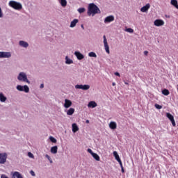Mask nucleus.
Instances as JSON below:
<instances>
[{
    "label": "nucleus",
    "instance_id": "8",
    "mask_svg": "<svg viewBox=\"0 0 178 178\" xmlns=\"http://www.w3.org/2000/svg\"><path fill=\"white\" fill-rule=\"evenodd\" d=\"M150 8H151V4L148 3L140 8V12H142V13H147V12L149 10Z\"/></svg>",
    "mask_w": 178,
    "mask_h": 178
},
{
    "label": "nucleus",
    "instance_id": "38",
    "mask_svg": "<svg viewBox=\"0 0 178 178\" xmlns=\"http://www.w3.org/2000/svg\"><path fill=\"white\" fill-rule=\"evenodd\" d=\"M88 152H89V154H91V155H92V154H94L91 149H88Z\"/></svg>",
    "mask_w": 178,
    "mask_h": 178
},
{
    "label": "nucleus",
    "instance_id": "44",
    "mask_svg": "<svg viewBox=\"0 0 178 178\" xmlns=\"http://www.w3.org/2000/svg\"><path fill=\"white\" fill-rule=\"evenodd\" d=\"M144 55H145V56H147L148 55V51H145Z\"/></svg>",
    "mask_w": 178,
    "mask_h": 178
},
{
    "label": "nucleus",
    "instance_id": "36",
    "mask_svg": "<svg viewBox=\"0 0 178 178\" xmlns=\"http://www.w3.org/2000/svg\"><path fill=\"white\" fill-rule=\"evenodd\" d=\"M28 156H29V158H32V159H33V158H34V154H33V153H31V152H28Z\"/></svg>",
    "mask_w": 178,
    "mask_h": 178
},
{
    "label": "nucleus",
    "instance_id": "3",
    "mask_svg": "<svg viewBox=\"0 0 178 178\" xmlns=\"http://www.w3.org/2000/svg\"><path fill=\"white\" fill-rule=\"evenodd\" d=\"M8 5L15 10H22L23 9V5H22L20 2L16 1H10Z\"/></svg>",
    "mask_w": 178,
    "mask_h": 178
},
{
    "label": "nucleus",
    "instance_id": "48",
    "mask_svg": "<svg viewBox=\"0 0 178 178\" xmlns=\"http://www.w3.org/2000/svg\"><path fill=\"white\" fill-rule=\"evenodd\" d=\"M112 86H116V83H115V82H113V83H112Z\"/></svg>",
    "mask_w": 178,
    "mask_h": 178
},
{
    "label": "nucleus",
    "instance_id": "25",
    "mask_svg": "<svg viewBox=\"0 0 178 178\" xmlns=\"http://www.w3.org/2000/svg\"><path fill=\"white\" fill-rule=\"evenodd\" d=\"M0 101L1 102H5L6 101V97L3 95V93H0Z\"/></svg>",
    "mask_w": 178,
    "mask_h": 178
},
{
    "label": "nucleus",
    "instance_id": "9",
    "mask_svg": "<svg viewBox=\"0 0 178 178\" xmlns=\"http://www.w3.org/2000/svg\"><path fill=\"white\" fill-rule=\"evenodd\" d=\"M154 24L156 27H161L165 24V22L162 19H156L154 22Z\"/></svg>",
    "mask_w": 178,
    "mask_h": 178
},
{
    "label": "nucleus",
    "instance_id": "49",
    "mask_svg": "<svg viewBox=\"0 0 178 178\" xmlns=\"http://www.w3.org/2000/svg\"><path fill=\"white\" fill-rule=\"evenodd\" d=\"M86 123H90V120H87Z\"/></svg>",
    "mask_w": 178,
    "mask_h": 178
},
{
    "label": "nucleus",
    "instance_id": "47",
    "mask_svg": "<svg viewBox=\"0 0 178 178\" xmlns=\"http://www.w3.org/2000/svg\"><path fill=\"white\" fill-rule=\"evenodd\" d=\"M81 29H83V30H84V25L81 24Z\"/></svg>",
    "mask_w": 178,
    "mask_h": 178
},
{
    "label": "nucleus",
    "instance_id": "43",
    "mask_svg": "<svg viewBox=\"0 0 178 178\" xmlns=\"http://www.w3.org/2000/svg\"><path fill=\"white\" fill-rule=\"evenodd\" d=\"M121 172L122 173H124V168H123V166L121 167Z\"/></svg>",
    "mask_w": 178,
    "mask_h": 178
},
{
    "label": "nucleus",
    "instance_id": "28",
    "mask_svg": "<svg viewBox=\"0 0 178 178\" xmlns=\"http://www.w3.org/2000/svg\"><path fill=\"white\" fill-rule=\"evenodd\" d=\"M92 156L94 158V159H95L96 161H99V156L98 154H97V153H93L92 154Z\"/></svg>",
    "mask_w": 178,
    "mask_h": 178
},
{
    "label": "nucleus",
    "instance_id": "17",
    "mask_svg": "<svg viewBox=\"0 0 178 178\" xmlns=\"http://www.w3.org/2000/svg\"><path fill=\"white\" fill-rule=\"evenodd\" d=\"M77 23H79V19H74L73 21L71 22L70 27L71 29L76 27V25L77 24Z\"/></svg>",
    "mask_w": 178,
    "mask_h": 178
},
{
    "label": "nucleus",
    "instance_id": "34",
    "mask_svg": "<svg viewBox=\"0 0 178 178\" xmlns=\"http://www.w3.org/2000/svg\"><path fill=\"white\" fill-rule=\"evenodd\" d=\"M49 140L51 141V143H56V139L52 136H50Z\"/></svg>",
    "mask_w": 178,
    "mask_h": 178
},
{
    "label": "nucleus",
    "instance_id": "46",
    "mask_svg": "<svg viewBox=\"0 0 178 178\" xmlns=\"http://www.w3.org/2000/svg\"><path fill=\"white\" fill-rule=\"evenodd\" d=\"M124 84H126L127 86H129V82L124 81Z\"/></svg>",
    "mask_w": 178,
    "mask_h": 178
},
{
    "label": "nucleus",
    "instance_id": "45",
    "mask_svg": "<svg viewBox=\"0 0 178 178\" xmlns=\"http://www.w3.org/2000/svg\"><path fill=\"white\" fill-rule=\"evenodd\" d=\"M19 91H24V92H29V90H20Z\"/></svg>",
    "mask_w": 178,
    "mask_h": 178
},
{
    "label": "nucleus",
    "instance_id": "18",
    "mask_svg": "<svg viewBox=\"0 0 178 178\" xmlns=\"http://www.w3.org/2000/svg\"><path fill=\"white\" fill-rule=\"evenodd\" d=\"M109 127L111 129V130H115L116 129V127H118V125L116 124V122H111L109 124Z\"/></svg>",
    "mask_w": 178,
    "mask_h": 178
},
{
    "label": "nucleus",
    "instance_id": "10",
    "mask_svg": "<svg viewBox=\"0 0 178 178\" xmlns=\"http://www.w3.org/2000/svg\"><path fill=\"white\" fill-rule=\"evenodd\" d=\"M19 47H21V48H25V49H27L29 48V42L24 41V40H19Z\"/></svg>",
    "mask_w": 178,
    "mask_h": 178
},
{
    "label": "nucleus",
    "instance_id": "27",
    "mask_svg": "<svg viewBox=\"0 0 178 178\" xmlns=\"http://www.w3.org/2000/svg\"><path fill=\"white\" fill-rule=\"evenodd\" d=\"M113 155H114L116 161H120V157H119V154H118V152L114 151L113 152Z\"/></svg>",
    "mask_w": 178,
    "mask_h": 178
},
{
    "label": "nucleus",
    "instance_id": "12",
    "mask_svg": "<svg viewBox=\"0 0 178 178\" xmlns=\"http://www.w3.org/2000/svg\"><path fill=\"white\" fill-rule=\"evenodd\" d=\"M74 55H75L78 60H82V59H84V55H83L80 51H75Z\"/></svg>",
    "mask_w": 178,
    "mask_h": 178
},
{
    "label": "nucleus",
    "instance_id": "11",
    "mask_svg": "<svg viewBox=\"0 0 178 178\" xmlns=\"http://www.w3.org/2000/svg\"><path fill=\"white\" fill-rule=\"evenodd\" d=\"M65 65H73L74 61L69 56H65Z\"/></svg>",
    "mask_w": 178,
    "mask_h": 178
},
{
    "label": "nucleus",
    "instance_id": "5",
    "mask_svg": "<svg viewBox=\"0 0 178 178\" xmlns=\"http://www.w3.org/2000/svg\"><path fill=\"white\" fill-rule=\"evenodd\" d=\"M103 42L104 45V49L106 52L109 55L111 54V51L109 50V44H108V40H106V36L104 35L103 36Z\"/></svg>",
    "mask_w": 178,
    "mask_h": 178
},
{
    "label": "nucleus",
    "instance_id": "29",
    "mask_svg": "<svg viewBox=\"0 0 178 178\" xmlns=\"http://www.w3.org/2000/svg\"><path fill=\"white\" fill-rule=\"evenodd\" d=\"M13 176H15V177L17 178H23L21 174L19 173V172H15L13 174Z\"/></svg>",
    "mask_w": 178,
    "mask_h": 178
},
{
    "label": "nucleus",
    "instance_id": "4",
    "mask_svg": "<svg viewBox=\"0 0 178 178\" xmlns=\"http://www.w3.org/2000/svg\"><path fill=\"white\" fill-rule=\"evenodd\" d=\"M12 58V53L10 51H0V58Z\"/></svg>",
    "mask_w": 178,
    "mask_h": 178
},
{
    "label": "nucleus",
    "instance_id": "20",
    "mask_svg": "<svg viewBox=\"0 0 178 178\" xmlns=\"http://www.w3.org/2000/svg\"><path fill=\"white\" fill-rule=\"evenodd\" d=\"M97 106V102L94 101H91L88 104V108H96Z\"/></svg>",
    "mask_w": 178,
    "mask_h": 178
},
{
    "label": "nucleus",
    "instance_id": "31",
    "mask_svg": "<svg viewBox=\"0 0 178 178\" xmlns=\"http://www.w3.org/2000/svg\"><path fill=\"white\" fill-rule=\"evenodd\" d=\"M162 94L163 95H169V94H170V92H169V90H163Z\"/></svg>",
    "mask_w": 178,
    "mask_h": 178
},
{
    "label": "nucleus",
    "instance_id": "40",
    "mask_svg": "<svg viewBox=\"0 0 178 178\" xmlns=\"http://www.w3.org/2000/svg\"><path fill=\"white\" fill-rule=\"evenodd\" d=\"M118 162H119L120 167L122 168V166H123V163H122V160H118Z\"/></svg>",
    "mask_w": 178,
    "mask_h": 178
},
{
    "label": "nucleus",
    "instance_id": "13",
    "mask_svg": "<svg viewBox=\"0 0 178 178\" xmlns=\"http://www.w3.org/2000/svg\"><path fill=\"white\" fill-rule=\"evenodd\" d=\"M113 20H115V17L113 15H110L104 19V23L106 24L108 23L113 22Z\"/></svg>",
    "mask_w": 178,
    "mask_h": 178
},
{
    "label": "nucleus",
    "instance_id": "30",
    "mask_svg": "<svg viewBox=\"0 0 178 178\" xmlns=\"http://www.w3.org/2000/svg\"><path fill=\"white\" fill-rule=\"evenodd\" d=\"M77 12H79L80 14L84 13V12H86V8H78Z\"/></svg>",
    "mask_w": 178,
    "mask_h": 178
},
{
    "label": "nucleus",
    "instance_id": "7",
    "mask_svg": "<svg viewBox=\"0 0 178 178\" xmlns=\"http://www.w3.org/2000/svg\"><path fill=\"white\" fill-rule=\"evenodd\" d=\"M166 117L168 118V119H169V120H170L172 126H176V122L175 121V117H173V115L172 114H170V113H166Z\"/></svg>",
    "mask_w": 178,
    "mask_h": 178
},
{
    "label": "nucleus",
    "instance_id": "14",
    "mask_svg": "<svg viewBox=\"0 0 178 178\" xmlns=\"http://www.w3.org/2000/svg\"><path fill=\"white\" fill-rule=\"evenodd\" d=\"M72 101H70L67 99H65L64 108L67 109V108H70V106H72Z\"/></svg>",
    "mask_w": 178,
    "mask_h": 178
},
{
    "label": "nucleus",
    "instance_id": "23",
    "mask_svg": "<svg viewBox=\"0 0 178 178\" xmlns=\"http://www.w3.org/2000/svg\"><path fill=\"white\" fill-rule=\"evenodd\" d=\"M73 113H74V108H70L67 111V115H68V116H72V115H73Z\"/></svg>",
    "mask_w": 178,
    "mask_h": 178
},
{
    "label": "nucleus",
    "instance_id": "6",
    "mask_svg": "<svg viewBox=\"0 0 178 178\" xmlns=\"http://www.w3.org/2000/svg\"><path fill=\"white\" fill-rule=\"evenodd\" d=\"M76 90H90L91 86L90 85H76Z\"/></svg>",
    "mask_w": 178,
    "mask_h": 178
},
{
    "label": "nucleus",
    "instance_id": "26",
    "mask_svg": "<svg viewBox=\"0 0 178 178\" xmlns=\"http://www.w3.org/2000/svg\"><path fill=\"white\" fill-rule=\"evenodd\" d=\"M88 56H90V58H97V54H95V52L91 51L88 54Z\"/></svg>",
    "mask_w": 178,
    "mask_h": 178
},
{
    "label": "nucleus",
    "instance_id": "39",
    "mask_svg": "<svg viewBox=\"0 0 178 178\" xmlns=\"http://www.w3.org/2000/svg\"><path fill=\"white\" fill-rule=\"evenodd\" d=\"M30 174L31 175V176H35V172H34V171L31 170Z\"/></svg>",
    "mask_w": 178,
    "mask_h": 178
},
{
    "label": "nucleus",
    "instance_id": "16",
    "mask_svg": "<svg viewBox=\"0 0 178 178\" xmlns=\"http://www.w3.org/2000/svg\"><path fill=\"white\" fill-rule=\"evenodd\" d=\"M62 8L67 6V0H57Z\"/></svg>",
    "mask_w": 178,
    "mask_h": 178
},
{
    "label": "nucleus",
    "instance_id": "33",
    "mask_svg": "<svg viewBox=\"0 0 178 178\" xmlns=\"http://www.w3.org/2000/svg\"><path fill=\"white\" fill-rule=\"evenodd\" d=\"M45 157L48 159V161H49L50 163H53L52 159H51V156H49V155L46 154V155H45Z\"/></svg>",
    "mask_w": 178,
    "mask_h": 178
},
{
    "label": "nucleus",
    "instance_id": "41",
    "mask_svg": "<svg viewBox=\"0 0 178 178\" xmlns=\"http://www.w3.org/2000/svg\"><path fill=\"white\" fill-rule=\"evenodd\" d=\"M40 88L41 90H42V88H44V83H41V84H40Z\"/></svg>",
    "mask_w": 178,
    "mask_h": 178
},
{
    "label": "nucleus",
    "instance_id": "37",
    "mask_svg": "<svg viewBox=\"0 0 178 178\" xmlns=\"http://www.w3.org/2000/svg\"><path fill=\"white\" fill-rule=\"evenodd\" d=\"M3 17V13L2 12V8L0 7V19H2Z\"/></svg>",
    "mask_w": 178,
    "mask_h": 178
},
{
    "label": "nucleus",
    "instance_id": "1",
    "mask_svg": "<svg viewBox=\"0 0 178 178\" xmlns=\"http://www.w3.org/2000/svg\"><path fill=\"white\" fill-rule=\"evenodd\" d=\"M101 14V10L94 3H90L88 7V15L95 16V15Z\"/></svg>",
    "mask_w": 178,
    "mask_h": 178
},
{
    "label": "nucleus",
    "instance_id": "19",
    "mask_svg": "<svg viewBox=\"0 0 178 178\" xmlns=\"http://www.w3.org/2000/svg\"><path fill=\"white\" fill-rule=\"evenodd\" d=\"M17 90H29V88L27 85H25L24 86L22 85H18L17 86Z\"/></svg>",
    "mask_w": 178,
    "mask_h": 178
},
{
    "label": "nucleus",
    "instance_id": "22",
    "mask_svg": "<svg viewBox=\"0 0 178 178\" xmlns=\"http://www.w3.org/2000/svg\"><path fill=\"white\" fill-rule=\"evenodd\" d=\"M170 3H171V5H172V6H175V8H176V9H178L177 0H171Z\"/></svg>",
    "mask_w": 178,
    "mask_h": 178
},
{
    "label": "nucleus",
    "instance_id": "42",
    "mask_svg": "<svg viewBox=\"0 0 178 178\" xmlns=\"http://www.w3.org/2000/svg\"><path fill=\"white\" fill-rule=\"evenodd\" d=\"M115 75L118 76V77H120V74L119 72H115Z\"/></svg>",
    "mask_w": 178,
    "mask_h": 178
},
{
    "label": "nucleus",
    "instance_id": "35",
    "mask_svg": "<svg viewBox=\"0 0 178 178\" xmlns=\"http://www.w3.org/2000/svg\"><path fill=\"white\" fill-rule=\"evenodd\" d=\"M154 106H155V108H156V109H162V106H161V105H159V104H156L154 105Z\"/></svg>",
    "mask_w": 178,
    "mask_h": 178
},
{
    "label": "nucleus",
    "instance_id": "21",
    "mask_svg": "<svg viewBox=\"0 0 178 178\" xmlns=\"http://www.w3.org/2000/svg\"><path fill=\"white\" fill-rule=\"evenodd\" d=\"M72 126L73 133H77V131H79V127L77 126V124L74 123Z\"/></svg>",
    "mask_w": 178,
    "mask_h": 178
},
{
    "label": "nucleus",
    "instance_id": "2",
    "mask_svg": "<svg viewBox=\"0 0 178 178\" xmlns=\"http://www.w3.org/2000/svg\"><path fill=\"white\" fill-rule=\"evenodd\" d=\"M17 79L21 83H26L27 84L31 83L27 76V73L25 72H19L17 76Z\"/></svg>",
    "mask_w": 178,
    "mask_h": 178
},
{
    "label": "nucleus",
    "instance_id": "32",
    "mask_svg": "<svg viewBox=\"0 0 178 178\" xmlns=\"http://www.w3.org/2000/svg\"><path fill=\"white\" fill-rule=\"evenodd\" d=\"M125 31H126L127 33H134V30L133 29H131V28H127V29H125Z\"/></svg>",
    "mask_w": 178,
    "mask_h": 178
},
{
    "label": "nucleus",
    "instance_id": "24",
    "mask_svg": "<svg viewBox=\"0 0 178 178\" xmlns=\"http://www.w3.org/2000/svg\"><path fill=\"white\" fill-rule=\"evenodd\" d=\"M51 154H57L58 153V146H54L51 148Z\"/></svg>",
    "mask_w": 178,
    "mask_h": 178
},
{
    "label": "nucleus",
    "instance_id": "15",
    "mask_svg": "<svg viewBox=\"0 0 178 178\" xmlns=\"http://www.w3.org/2000/svg\"><path fill=\"white\" fill-rule=\"evenodd\" d=\"M8 156L6 154H0V163H5L6 162V159Z\"/></svg>",
    "mask_w": 178,
    "mask_h": 178
}]
</instances>
